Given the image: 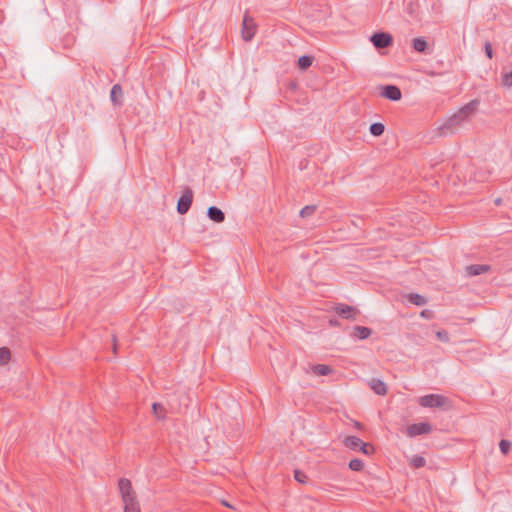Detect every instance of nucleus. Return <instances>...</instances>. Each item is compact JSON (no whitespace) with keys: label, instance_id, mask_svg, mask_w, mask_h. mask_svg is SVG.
<instances>
[{"label":"nucleus","instance_id":"16","mask_svg":"<svg viewBox=\"0 0 512 512\" xmlns=\"http://www.w3.org/2000/svg\"><path fill=\"white\" fill-rule=\"evenodd\" d=\"M343 442L347 448L352 450H359L360 445L363 444V441L357 436H347Z\"/></svg>","mask_w":512,"mask_h":512},{"label":"nucleus","instance_id":"19","mask_svg":"<svg viewBox=\"0 0 512 512\" xmlns=\"http://www.w3.org/2000/svg\"><path fill=\"white\" fill-rule=\"evenodd\" d=\"M407 298L412 304L416 306H423L427 303V298L417 293H410L408 294Z\"/></svg>","mask_w":512,"mask_h":512},{"label":"nucleus","instance_id":"1","mask_svg":"<svg viewBox=\"0 0 512 512\" xmlns=\"http://www.w3.org/2000/svg\"><path fill=\"white\" fill-rule=\"evenodd\" d=\"M118 488L124 504V512H141L131 481L127 478H120Z\"/></svg>","mask_w":512,"mask_h":512},{"label":"nucleus","instance_id":"8","mask_svg":"<svg viewBox=\"0 0 512 512\" xmlns=\"http://www.w3.org/2000/svg\"><path fill=\"white\" fill-rule=\"evenodd\" d=\"M380 95L391 101H399L402 98V92L396 85L388 84L380 86Z\"/></svg>","mask_w":512,"mask_h":512},{"label":"nucleus","instance_id":"28","mask_svg":"<svg viewBox=\"0 0 512 512\" xmlns=\"http://www.w3.org/2000/svg\"><path fill=\"white\" fill-rule=\"evenodd\" d=\"M502 85L508 88L512 87V71L503 74Z\"/></svg>","mask_w":512,"mask_h":512},{"label":"nucleus","instance_id":"34","mask_svg":"<svg viewBox=\"0 0 512 512\" xmlns=\"http://www.w3.org/2000/svg\"><path fill=\"white\" fill-rule=\"evenodd\" d=\"M112 339H113V352L116 354V352H117V343H116V335L115 334L112 335Z\"/></svg>","mask_w":512,"mask_h":512},{"label":"nucleus","instance_id":"27","mask_svg":"<svg viewBox=\"0 0 512 512\" xmlns=\"http://www.w3.org/2000/svg\"><path fill=\"white\" fill-rule=\"evenodd\" d=\"M436 337L441 342L447 343L450 341L449 333L446 330H439L436 332Z\"/></svg>","mask_w":512,"mask_h":512},{"label":"nucleus","instance_id":"35","mask_svg":"<svg viewBox=\"0 0 512 512\" xmlns=\"http://www.w3.org/2000/svg\"><path fill=\"white\" fill-rule=\"evenodd\" d=\"M330 324H331V325H338V321H337V320H333V319H331V320H330Z\"/></svg>","mask_w":512,"mask_h":512},{"label":"nucleus","instance_id":"12","mask_svg":"<svg viewBox=\"0 0 512 512\" xmlns=\"http://www.w3.org/2000/svg\"><path fill=\"white\" fill-rule=\"evenodd\" d=\"M207 216L210 220L214 221L215 223H222L225 220L224 212L216 206H210L208 208Z\"/></svg>","mask_w":512,"mask_h":512},{"label":"nucleus","instance_id":"17","mask_svg":"<svg viewBox=\"0 0 512 512\" xmlns=\"http://www.w3.org/2000/svg\"><path fill=\"white\" fill-rule=\"evenodd\" d=\"M412 47L417 52L425 53L428 48V44L424 37H417L412 40Z\"/></svg>","mask_w":512,"mask_h":512},{"label":"nucleus","instance_id":"11","mask_svg":"<svg viewBox=\"0 0 512 512\" xmlns=\"http://www.w3.org/2000/svg\"><path fill=\"white\" fill-rule=\"evenodd\" d=\"M110 100L115 106L123 104V90L120 84H114L110 91Z\"/></svg>","mask_w":512,"mask_h":512},{"label":"nucleus","instance_id":"4","mask_svg":"<svg viewBox=\"0 0 512 512\" xmlns=\"http://www.w3.org/2000/svg\"><path fill=\"white\" fill-rule=\"evenodd\" d=\"M370 41L377 49L388 48L393 44V37L387 32H375L371 37Z\"/></svg>","mask_w":512,"mask_h":512},{"label":"nucleus","instance_id":"30","mask_svg":"<svg viewBox=\"0 0 512 512\" xmlns=\"http://www.w3.org/2000/svg\"><path fill=\"white\" fill-rule=\"evenodd\" d=\"M359 450L366 455H370L374 452V447L368 443L363 442V444L360 445Z\"/></svg>","mask_w":512,"mask_h":512},{"label":"nucleus","instance_id":"26","mask_svg":"<svg viewBox=\"0 0 512 512\" xmlns=\"http://www.w3.org/2000/svg\"><path fill=\"white\" fill-rule=\"evenodd\" d=\"M152 410L157 418H164V407L160 403H153Z\"/></svg>","mask_w":512,"mask_h":512},{"label":"nucleus","instance_id":"33","mask_svg":"<svg viewBox=\"0 0 512 512\" xmlns=\"http://www.w3.org/2000/svg\"><path fill=\"white\" fill-rule=\"evenodd\" d=\"M305 478H306V476L302 472H300L298 470H295V479L298 482L304 483L305 482Z\"/></svg>","mask_w":512,"mask_h":512},{"label":"nucleus","instance_id":"23","mask_svg":"<svg viewBox=\"0 0 512 512\" xmlns=\"http://www.w3.org/2000/svg\"><path fill=\"white\" fill-rule=\"evenodd\" d=\"M349 468L353 471H362L363 468H364V463L361 459H358V458H354L352 460H350L349 462Z\"/></svg>","mask_w":512,"mask_h":512},{"label":"nucleus","instance_id":"29","mask_svg":"<svg viewBox=\"0 0 512 512\" xmlns=\"http://www.w3.org/2000/svg\"><path fill=\"white\" fill-rule=\"evenodd\" d=\"M499 448L503 454H507L511 449V442L505 439H502L499 443Z\"/></svg>","mask_w":512,"mask_h":512},{"label":"nucleus","instance_id":"25","mask_svg":"<svg viewBox=\"0 0 512 512\" xmlns=\"http://www.w3.org/2000/svg\"><path fill=\"white\" fill-rule=\"evenodd\" d=\"M316 205H307L300 210V216L303 218L309 217L316 211Z\"/></svg>","mask_w":512,"mask_h":512},{"label":"nucleus","instance_id":"10","mask_svg":"<svg viewBox=\"0 0 512 512\" xmlns=\"http://www.w3.org/2000/svg\"><path fill=\"white\" fill-rule=\"evenodd\" d=\"M479 103L480 101L478 99L471 100L469 103L459 109V115L466 121L472 114L476 112Z\"/></svg>","mask_w":512,"mask_h":512},{"label":"nucleus","instance_id":"20","mask_svg":"<svg viewBox=\"0 0 512 512\" xmlns=\"http://www.w3.org/2000/svg\"><path fill=\"white\" fill-rule=\"evenodd\" d=\"M313 372L317 375H320V376H326V375H329L332 373V368L328 365H324V364H317V365H314L313 368H312Z\"/></svg>","mask_w":512,"mask_h":512},{"label":"nucleus","instance_id":"13","mask_svg":"<svg viewBox=\"0 0 512 512\" xmlns=\"http://www.w3.org/2000/svg\"><path fill=\"white\" fill-rule=\"evenodd\" d=\"M490 265L486 264H472L466 267V272L469 276H477L490 271Z\"/></svg>","mask_w":512,"mask_h":512},{"label":"nucleus","instance_id":"3","mask_svg":"<svg viewBox=\"0 0 512 512\" xmlns=\"http://www.w3.org/2000/svg\"><path fill=\"white\" fill-rule=\"evenodd\" d=\"M257 31V25L254 19L245 13L242 21V38L244 41H251Z\"/></svg>","mask_w":512,"mask_h":512},{"label":"nucleus","instance_id":"15","mask_svg":"<svg viewBox=\"0 0 512 512\" xmlns=\"http://www.w3.org/2000/svg\"><path fill=\"white\" fill-rule=\"evenodd\" d=\"M370 388L374 391L375 394L384 396L387 393L386 384L380 379H372L369 383Z\"/></svg>","mask_w":512,"mask_h":512},{"label":"nucleus","instance_id":"5","mask_svg":"<svg viewBox=\"0 0 512 512\" xmlns=\"http://www.w3.org/2000/svg\"><path fill=\"white\" fill-rule=\"evenodd\" d=\"M193 202V191L191 188L187 187L183 191L182 196L178 199L177 202V212L180 215L186 214Z\"/></svg>","mask_w":512,"mask_h":512},{"label":"nucleus","instance_id":"2","mask_svg":"<svg viewBox=\"0 0 512 512\" xmlns=\"http://www.w3.org/2000/svg\"><path fill=\"white\" fill-rule=\"evenodd\" d=\"M465 122L459 113L451 116L442 126L438 128L440 136H447L453 134Z\"/></svg>","mask_w":512,"mask_h":512},{"label":"nucleus","instance_id":"6","mask_svg":"<svg viewBox=\"0 0 512 512\" xmlns=\"http://www.w3.org/2000/svg\"><path fill=\"white\" fill-rule=\"evenodd\" d=\"M446 397L438 394H428L422 396L419 400V404L422 407L438 408L442 407L446 402Z\"/></svg>","mask_w":512,"mask_h":512},{"label":"nucleus","instance_id":"22","mask_svg":"<svg viewBox=\"0 0 512 512\" xmlns=\"http://www.w3.org/2000/svg\"><path fill=\"white\" fill-rule=\"evenodd\" d=\"M10 350L7 347H1L0 348V364L5 365L10 360Z\"/></svg>","mask_w":512,"mask_h":512},{"label":"nucleus","instance_id":"7","mask_svg":"<svg viewBox=\"0 0 512 512\" xmlns=\"http://www.w3.org/2000/svg\"><path fill=\"white\" fill-rule=\"evenodd\" d=\"M432 431V426L428 422L411 424L406 429L408 437L413 438L419 435L428 434Z\"/></svg>","mask_w":512,"mask_h":512},{"label":"nucleus","instance_id":"37","mask_svg":"<svg viewBox=\"0 0 512 512\" xmlns=\"http://www.w3.org/2000/svg\"><path fill=\"white\" fill-rule=\"evenodd\" d=\"M355 427H360V423L356 422Z\"/></svg>","mask_w":512,"mask_h":512},{"label":"nucleus","instance_id":"9","mask_svg":"<svg viewBox=\"0 0 512 512\" xmlns=\"http://www.w3.org/2000/svg\"><path fill=\"white\" fill-rule=\"evenodd\" d=\"M334 311L337 315L344 319H351L355 320L357 314L359 313L358 309L356 307L344 304V303H338L336 304Z\"/></svg>","mask_w":512,"mask_h":512},{"label":"nucleus","instance_id":"32","mask_svg":"<svg viewBox=\"0 0 512 512\" xmlns=\"http://www.w3.org/2000/svg\"><path fill=\"white\" fill-rule=\"evenodd\" d=\"M420 316L426 319H431L433 317V311L429 309H425L421 311Z\"/></svg>","mask_w":512,"mask_h":512},{"label":"nucleus","instance_id":"14","mask_svg":"<svg viewBox=\"0 0 512 512\" xmlns=\"http://www.w3.org/2000/svg\"><path fill=\"white\" fill-rule=\"evenodd\" d=\"M372 334V330L365 326H355L351 336L360 340L367 339Z\"/></svg>","mask_w":512,"mask_h":512},{"label":"nucleus","instance_id":"24","mask_svg":"<svg viewBox=\"0 0 512 512\" xmlns=\"http://www.w3.org/2000/svg\"><path fill=\"white\" fill-rule=\"evenodd\" d=\"M426 464V460L424 457L420 456V455H415L412 459H411V465L418 469V468H421V467H424Z\"/></svg>","mask_w":512,"mask_h":512},{"label":"nucleus","instance_id":"36","mask_svg":"<svg viewBox=\"0 0 512 512\" xmlns=\"http://www.w3.org/2000/svg\"><path fill=\"white\" fill-rule=\"evenodd\" d=\"M500 203H501V199H500V198H497V199L495 200V204H496V205H499Z\"/></svg>","mask_w":512,"mask_h":512},{"label":"nucleus","instance_id":"31","mask_svg":"<svg viewBox=\"0 0 512 512\" xmlns=\"http://www.w3.org/2000/svg\"><path fill=\"white\" fill-rule=\"evenodd\" d=\"M485 54L489 59L493 58V49L492 45L489 41L485 42L484 44Z\"/></svg>","mask_w":512,"mask_h":512},{"label":"nucleus","instance_id":"18","mask_svg":"<svg viewBox=\"0 0 512 512\" xmlns=\"http://www.w3.org/2000/svg\"><path fill=\"white\" fill-rule=\"evenodd\" d=\"M314 57L311 55H303L298 59V68L302 71L307 70L313 63Z\"/></svg>","mask_w":512,"mask_h":512},{"label":"nucleus","instance_id":"21","mask_svg":"<svg viewBox=\"0 0 512 512\" xmlns=\"http://www.w3.org/2000/svg\"><path fill=\"white\" fill-rule=\"evenodd\" d=\"M369 131L373 136L379 137L384 133L385 126L380 122H376L370 125Z\"/></svg>","mask_w":512,"mask_h":512}]
</instances>
